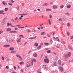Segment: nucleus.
<instances>
[{
  "mask_svg": "<svg viewBox=\"0 0 73 73\" xmlns=\"http://www.w3.org/2000/svg\"><path fill=\"white\" fill-rule=\"evenodd\" d=\"M7 26H8V27H9V26H10V24H9V23H7Z\"/></svg>",
  "mask_w": 73,
  "mask_h": 73,
  "instance_id": "obj_44",
  "label": "nucleus"
},
{
  "mask_svg": "<svg viewBox=\"0 0 73 73\" xmlns=\"http://www.w3.org/2000/svg\"><path fill=\"white\" fill-rule=\"evenodd\" d=\"M47 35L48 36V37H50V35H49V34H47Z\"/></svg>",
  "mask_w": 73,
  "mask_h": 73,
  "instance_id": "obj_46",
  "label": "nucleus"
},
{
  "mask_svg": "<svg viewBox=\"0 0 73 73\" xmlns=\"http://www.w3.org/2000/svg\"><path fill=\"white\" fill-rule=\"evenodd\" d=\"M36 62V59H33V62Z\"/></svg>",
  "mask_w": 73,
  "mask_h": 73,
  "instance_id": "obj_31",
  "label": "nucleus"
},
{
  "mask_svg": "<svg viewBox=\"0 0 73 73\" xmlns=\"http://www.w3.org/2000/svg\"><path fill=\"white\" fill-rule=\"evenodd\" d=\"M53 9H56V8H57L58 7H57V6L56 5H55L53 6Z\"/></svg>",
  "mask_w": 73,
  "mask_h": 73,
  "instance_id": "obj_12",
  "label": "nucleus"
},
{
  "mask_svg": "<svg viewBox=\"0 0 73 73\" xmlns=\"http://www.w3.org/2000/svg\"><path fill=\"white\" fill-rule=\"evenodd\" d=\"M2 60L4 61V58L2 56Z\"/></svg>",
  "mask_w": 73,
  "mask_h": 73,
  "instance_id": "obj_50",
  "label": "nucleus"
},
{
  "mask_svg": "<svg viewBox=\"0 0 73 73\" xmlns=\"http://www.w3.org/2000/svg\"><path fill=\"white\" fill-rule=\"evenodd\" d=\"M41 48V45H40L37 48V49H40Z\"/></svg>",
  "mask_w": 73,
  "mask_h": 73,
  "instance_id": "obj_19",
  "label": "nucleus"
},
{
  "mask_svg": "<svg viewBox=\"0 0 73 73\" xmlns=\"http://www.w3.org/2000/svg\"><path fill=\"white\" fill-rule=\"evenodd\" d=\"M70 25V23H68V26L69 27Z\"/></svg>",
  "mask_w": 73,
  "mask_h": 73,
  "instance_id": "obj_45",
  "label": "nucleus"
},
{
  "mask_svg": "<svg viewBox=\"0 0 73 73\" xmlns=\"http://www.w3.org/2000/svg\"><path fill=\"white\" fill-rule=\"evenodd\" d=\"M21 72H24V71L23 70H21Z\"/></svg>",
  "mask_w": 73,
  "mask_h": 73,
  "instance_id": "obj_61",
  "label": "nucleus"
},
{
  "mask_svg": "<svg viewBox=\"0 0 73 73\" xmlns=\"http://www.w3.org/2000/svg\"><path fill=\"white\" fill-rule=\"evenodd\" d=\"M27 32L28 33H30V32H31V31L29 29H28L27 31Z\"/></svg>",
  "mask_w": 73,
  "mask_h": 73,
  "instance_id": "obj_28",
  "label": "nucleus"
},
{
  "mask_svg": "<svg viewBox=\"0 0 73 73\" xmlns=\"http://www.w3.org/2000/svg\"><path fill=\"white\" fill-rule=\"evenodd\" d=\"M48 3H45L44 4V6H47V5H48Z\"/></svg>",
  "mask_w": 73,
  "mask_h": 73,
  "instance_id": "obj_33",
  "label": "nucleus"
},
{
  "mask_svg": "<svg viewBox=\"0 0 73 73\" xmlns=\"http://www.w3.org/2000/svg\"><path fill=\"white\" fill-rule=\"evenodd\" d=\"M40 29H43V27H40Z\"/></svg>",
  "mask_w": 73,
  "mask_h": 73,
  "instance_id": "obj_59",
  "label": "nucleus"
},
{
  "mask_svg": "<svg viewBox=\"0 0 73 73\" xmlns=\"http://www.w3.org/2000/svg\"><path fill=\"white\" fill-rule=\"evenodd\" d=\"M59 69L60 70L61 72H63V70H64V68L63 67L61 66H59Z\"/></svg>",
  "mask_w": 73,
  "mask_h": 73,
  "instance_id": "obj_7",
  "label": "nucleus"
},
{
  "mask_svg": "<svg viewBox=\"0 0 73 73\" xmlns=\"http://www.w3.org/2000/svg\"><path fill=\"white\" fill-rule=\"evenodd\" d=\"M11 53H16V51H12L11 52Z\"/></svg>",
  "mask_w": 73,
  "mask_h": 73,
  "instance_id": "obj_21",
  "label": "nucleus"
},
{
  "mask_svg": "<svg viewBox=\"0 0 73 73\" xmlns=\"http://www.w3.org/2000/svg\"><path fill=\"white\" fill-rule=\"evenodd\" d=\"M58 63H59V65L60 66H61V60H58Z\"/></svg>",
  "mask_w": 73,
  "mask_h": 73,
  "instance_id": "obj_16",
  "label": "nucleus"
},
{
  "mask_svg": "<svg viewBox=\"0 0 73 73\" xmlns=\"http://www.w3.org/2000/svg\"><path fill=\"white\" fill-rule=\"evenodd\" d=\"M6 18H4L3 21H2V23H4L5 22V21H6Z\"/></svg>",
  "mask_w": 73,
  "mask_h": 73,
  "instance_id": "obj_15",
  "label": "nucleus"
},
{
  "mask_svg": "<svg viewBox=\"0 0 73 73\" xmlns=\"http://www.w3.org/2000/svg\"><path fill=\"white\" fill-rule=\"evenodd\" d=\"M15 29L16 31V30H18V28H15Z\"/></svg>",
  "mask_w": 73,
  "mask_h": 73,
  "instance_id": "obj_54",
  "label": "nucleus"
},
{
  "mask_svg": "<svg viewBox=\"0 0 73 73\" xmlns=\"http://www.w3.org/2000/svg\"><path fill=\"white\" fill-rule=\"evenodd\" d=\"M11 21H14V19H11Z\"/></svg>",
  "mask_w": 73,
  "mask_h": 73,
  "instance_id": "obj_58",
  "label": "nucleus"
},
{
  "mask_svg": "<svg viewBox=\"0 0 73 73\" xmlns=\"http://www.w3.org/2000/svg\"><path fill=\"white\" fill-rule=\"evenodd\" d=\"M14 69L15 70H16V67L15 66H14Z\"/></svg>",
  "mask_w": 73,
  "mask_h": 73,
  "instance_id": "obj_51",
  "label": "nucleus"
},
{
  "mask_svg": "<svg viewBox=\"0 0 73 73\" xmlns=\"http://www.w3.org/2000/svg\"><path fill=\"white\" fill-rule=\"evenodd\" d=\"M7 60H8V61H9V59L8 58H7Z\"/></svg>",
  "mask_w": 73,
  "mask_h": 73,
  "instance_id": "obj_62",
  "label": "nucleus"
},
{
  "mask_svg": "<svg viewBox=\"0 0 73 73\" xmlns=\"http://www.w3.org/2000/svg\"><path fill=\"white\" fill-rule=\"evenodd\" d=\"M18 19V18L17 17H16L15 18V20H17Z\"/></svg>",
  "mask_w": 73,
  "mask_h": 73,
  "instance_id": "obj_48",
  "label": "nucleus"
},
{
  "mask_svg": "<svg viewBox=\"0 0 73 73\" xmlns=\"http://www.w3.org/2000/svg\"><path fill=\"white\" fill-rule=\"evenodd\" d=\"M67 55L68 57H70V56H71V53H70V52H68Z\"/></svg>",
  "mask_w": 73,
  "mask_h": 73,
  "instance_id": "obj_20",
  "label": "nucleus"
},
{
  "mask_svg": "<svg viewBox=\"0 0 73 73\" xmlns=\"http://www.w3.org/2000/svg\"><path fill=\"white\" fill-rule=\"evenodd\" d=\"M42 68L43 69H45L47 68V66L45 64H44L42 66Z\"/></svg>",
  "mask_w": 73,
  "mask_h": 73,
  "instance_id": "obj_8",
  "label": "nucleus"
},
{
  "mask_svg": "<svg viewBox=\"0 0 73 73\" xmlns=\"http://www.w3.org/2000/svg\"><path fill=\"white\" fill-rule=\"evenodd\" d=\"M52 52V51H51L50 50H49L47 51V52L48 53H50V52Z\"/></svg>",
  "mask_w": 73,
  "mask_h": 73,
  "instance_id": "obj_26",
  "label": "nucleus"
},
{
  "mask_svg": "<svg viewBox=\"0 0 73 73\" xmlns=\"http://www.w3.org/2000/svg\"><path fill=\"white\" fill-rule=\"evenodd\" d=\"M37 37V36H35V37H33L32 38H29V39H31V40H33V39H35V38H36Z\"/></svg>",
  "mask_w": 73,
  "mask_h": 73,
  "instance_id": "obj_10",
  "label": "nucleus"
},
{
  "mask_svg": "<svg viewBox=\"0 0 73 73\" xmlns=\"http://www.w3.org/2000/svg\"><path fill=\"white\" fill-rule=\"evenodd\" d=\"M46 11H51V10L50 9H46Z\"/></svg>",
  "mask_w": 73,
  "mask_h": 73,
  "instance_id": "obj_52",
  "label": "nucleus"
},
{
  "mask_svg": "<svg viewBox=\"0 0 73 73\" xmlns=\"http://www.w3.org/2000/svg\"><path fill=\"white\" fill-rule=\"evenodd\" d=\"M68 47L69 49H71V50H72V48L70 46V45H69L68 46Z\"/></svg>",
  "mask_w": 73,
  "mask_h": 73,
  "instance_id": "obj_23",
  "label": "nucleus"
},
{
  "mask_svg": "<svg viewBox=\"0 0 73 73\" xmlns=\"http://www.w3.org/2000/svg\"><path fill=\"white\" fill-rule=\"evenodd\" d=\"M24 62H21L20 63V65H21V64H24Z\"/></svg>",
  "mask_w": 73,
  "mask_h": 73,
  "instance_id": "obj_30",
  "label": "nucleus"
},
{
  "mask_svg": "<svg viewBox=\"0 0 73 73\" xmlns=\"http://www.w3.org/2000/svg\"><path fill=\"white\" fill-rule=\"evenodd\" d=\"M19 36L21 37L22 38H24V36L23 35H20Z\"/></svg>",
  "mask_w": 73,
  "mask_h": 73,
  "instance_id": "obj_35",
  "label": "nucleus"
},
{
  "mask_svg": "<svg viewBox=\"0 0 73 73\" xmlns=\"http://www.w3.org/2000/svg\"><path fill=\"white\" fill-rule=\"evenodd\" d=\"M68 58V56L67 54H66L64 56V58H65V59H66V58Z\"/></svg>",
  "mask_w": 73,
  "mask_h": 73,
  "instance_id": "obj_4",
  "label": "nucleus"
},
{
  "mask_svg": "<svg viewBox=\"0 0 73 73\" xmlns=\"http://www.w3.org/2000/svg\"><path fill=\"white\" fill-rule=\"evenodd\" d=\"M19 58H20V60H21V61L23 60V58H21V56L19 57Z\"/></svg>",
  "mask_w": 73,
  "mask_h": 73,
  "instance_id": "obj_34",
  "label": "nucleus"
},
{
  "mask_svg": "<svg viewBox=\"0 0 73 73\" xmlns=\"http://www.w3.org/2000/svg\"><path fill=\"white\" fill-rule=\"evenodd\" d=\"M50 19L52 18V15H50Z\"/></svg>",
  "mask_w": 73,
  "mask_h": 73,
  "instance_id": "obj_56",
  "label": "nucleus"
},
{
  "mask_svg": "<svg viewBox=\"0 0 73 73\" xmlns=\"http://www.w3.org/2000/svg\"><path fill=\"white\" fill-rule=\"evenodd\" d=\"M53 38L54 39H55V40H57V39H58V37H57L56 38L54 37Z\"/></svg>",
  "mask_w": 73,
  "mask_h": 73,
  "instance_id": "obj_41",
  "label": "nucleus"
},
{
  "mask_svg": "<svg viewBox=\"0 0 73 73\" xmlns=\"http://www.w3.org/2000/svg\"><path fill=\"white\" fill-rule=\"evenodd\" d=\"M67 7L68 8H70L71 7V5H67Z\"/></svg>",
  "mask_w": 73,
  "mask_h": 73,
  "instance_id": "obj_18",
  "label": "nucleus"
},
{
  "mask_svg": "<svg viewBox=\"0 0 73 73\" xmlns=\"http://www.w3.org/2000/svg\"><path fill=\"white\" fill-rule=\"evenodd\" d=\"M67 36H69L70 35V33L69 32H68L67 33Z\"/></svg>",
  "mask_w": 73,
  "mask_h": 73,
  "instance_id": "obj_27",
  "label": "nucleus"
},
{
  "mask_svg": "<svg viewBox=\"0 0 73 73\" xmlns=\"http://www.w3.org/2000/svg\"><path fill=\"white\" fill-rule=\"evenodd\" d=\"M2 4L4 5H7L8 3L5 1H3L2 2Z\"/></svg>",
  "mask_w": 73,
  "mask_h": 73,
  "instance_id": "obj_3",
  "label": "nucleus"
},
{
  "mask_svg": "<svg viewBox=\"0 0 73 73\" xmlns=\"http://www.w3.org/2000/svg\"><path fill=\"white\" fill-rule=\"evenodd\" d=\"M22 17H23V15L21 16V17H19V19L20 20H21V19H22Z\"/></svg>",
  "mask_w": 73,
  "mask_h": 73,
  "instance_id": "obj_32",
  "label": "nucleus"
},
{
  "mask_svg": "<svg viewBox=\"0 0 73 73\" xmlns=\"http://www.w3.org/2000/svg\"><path fill=\"white\" fill-rule=\"evenodd\" d=\"M10 1H11V3H14L15 2V1H13V0H10Z\"/></svg>",
  "mask_w": 73,
  "mask_h": 73,
  "instance_id": "obj_47",
  "label": "nucleus"
},
{
  "mask_svg": "<svg viewBox=\"0 0 73 73\" xmlns=\"http://www.w3.org/2000/svg\"><path fill=\"white\" fill-rule=\"evenodd\" d=\"M5 11H8V8H6L5 9Z\"/></svg>",
  "mask_w": 73,
  "mask_h": 73,
  "instance_id": "obj_38",
  "label": "nucleus"
},
{
  "mask_svg": "<svg viewBox=\"0 0 73 73\" xmlns=\"http://www.w3.org/2000/svg\"><path fill=\"white\" fill-rule=\"evenodd\" d=\"M19 7L18 6L17 7V9H18V10H19Z\"/></svg>",
  "mask_w": 73,
  "mask_h": 73,
  "instance_id": "obj_60",
  "label": "nucleus"
},
{
  "mask_svg": "<svg viewBox=\"0 0 73 73\" xmlns=\"http://www.w3.org/2000/svg\"><path fill=\"white\" fill-rule=\"evenodd\" d=\"M11 31V28H8L6 30L7 32H8L9 31Z\"/></svg>",
  "mask_w": 73,
  "mask_h": 73,
  "instance_id": "obj_17",
  "label": "nucleus"
},
{
  "mask_svg": "<svg viewBox=\"0 0 73 73\" xmlns=\"http://www.w3.org/2000/svg\"><path fill=\"white\" fill-rule=\"evenodd\" d=\"M33 56L35 57H37V54L36 53H35L33 54Z\"/></svg>",
  "mask_w": 73,
  "mask_h": 73,
  "instance_id": "obj_13",
  "label": "nucleus"
},
{
  "mask_svg": "<svg viewBox=\"0 0 73 73\" xmlns=\"http://www.w3.org/2000/svg\"><path fill=\"white\" fill-rule=\"evenodd\" d=\"M6 69H8V68H9V66H6Z\"/></svg>",
  "mask_w": 73,
  "mask_h": 73,
  "instance_id": "obj_57",
  "label": "nucleus"
},
{
  "mask_svg": "<svg viewBox=\"0 0 73 73\" xmlns=\"http://www.w3.org/2000/svg\"><path fill=\"white\" fill-rule=\"evenodd\" d=\"M10 25H11V27H15V26H12V24H11V23L10 24Z\"/></svg>",
  "mask_w": 73,
  "mask_h": 73,
  "instance_id": "obj_42",
  "label": "nucleus"
},
{
  "mask_svg": "<svg viewBox=\"0 0 73 73\" xmlns=\"http://www.w3.org/2000/svg\"><path fill=\"white\" fill-rule=\"evenodd\" d=\"M2 33H3V31L2 30H0V35H1Z\"/></svg>",
  "mask_w": 73,
  "mask_h": 73,
  "instance_id": "obj_24",
  "label": "nucleus"
},
{
  "mask_svg": "<svg viewBox=\"0 0 73 73\" xmlns=\"http://www.w3.org/2000/svg\"><path fill=\"white\" fill-rule=\"evenodd\" d=\"M61 43L62 44H66V42L64 41H62Z\"/></svg>",
  "mask_w": 73,
  "mask_h": 73,
  "instance_id": "obj_29",
  "label": "nucleus"
},
{
  "mask_svg": "<svg viewBox=\"0 0 73 73\" xmlns=\"http://www.w3.org/2000/svg\"><path fill=\"white\" fill-rule=\"evenodd\" d=\"M16 56H17V57H18L19 58L20 56V55L17 54Z\"/></svg>",
  "mask_w": 73,
  "mask_h": 73,
  "instance_id": "obj_37",
  "label": "nucleus"
},
{
  "mask_svg": "<svg viewBox=\"0 0 73 73\" xmlns=\"http://www.w3.org/2000/svg\"><path fill=\"white\" fill-rule=\"evenodd\" d=\"M17 33V31H11L9 32L10 33Z\"/></svg>",
  "mask_w": 73,
  "mask_h": 73,
  "instance_id": "obj_6",
  "label": "nucleus"
},
{
  "mask_svg": "<svg viewBox=\"0 0 73 73\" xmlns=\"http://www.w3.org/2000/svg\"><path fill=\"white\" fill-rule=\"evenodd\" d=\"M60 7L61 9H62L64 7V5H62L60 6Z\"/></svg>",
  "mask_w": 73,
  "mask_h": 73,
  "instance_id": "obj_25",
  "label": "nucleus"
},
{
  "mask_svg": "<svg viewBox=\"0 0 73 73\" xmlns=\"http://www.w3.org/2000/svg\"><path fill=\"white\" fill-rule=\"evenodd\" d=\"M21 38H20L18 39V40L17 41V42H21Z\"/></svg>",
  "mask_w": 73,
  "mask_h": 73,
  "instance_id": "obj_9",
  "label": "nucleus"
},
{
  "mask_svg": "<svg viewBox=\"0 0 73 73\" xmlns=\"http://www.w3.org/2000/svg\"><path fill=\"white\" fill-rule=\"evenodd\" d=\"M33 65V60H32V62L31 61L28 62L26 66L27 67H30V66H31Z\"/></svg>",
  "mask_w": 73,
  "mask_h": 73,
  "instance_id": "obj_1",
  "label": "nucleus"
},
{
  "mask_svg": "<svg viewBox=\"0 0 73 73\" xmlns=\"http://www.w3.org/2000/svg\"><path fill=\"white\" fill-rule=\"evenodd\" d=\"M53 35H54L55 34V32H53Z\"/></svg>",
  "mask_w": 73,
  "mask_h": 73,
  "instance_id": "obj_63",
  "label": "nucleus"
},
{
  "mask_svg": "<svg viewBox=\"0 0 73 73\" xmlns=\"http://www.w3.org/2000/svg\"><path fill=\"white\" fill-rule=\"evenodd\" d=\"M4 13V11H0V14H2V15H5V13Z\"/></svg>",
  "mask_w": 73,
  "mask_h": 73,
  "instance_id": "obj_11",
  "label": "nucleus"
},
{
  "mask_svg": "<svg viewBox=\"0 0 73 73\" xmlns=\"http://www.w3.org/2000/svg\"><path fill=\"white\" fill-rule=\"evenodd\" d=\"M8 4L9 5H11V6L12 5V4H11V3H9Z\"/></svg>",
  "mask_w": 73,
  "mask_h": 73,
  "instance_id": "obj_55",
  "label": "nucleus"
},
{
  "mask_svg": "<svg viewBox=\"0 0 73 73\" xmlns=\"http://www.w3.org/2000/svg\"><path fill=\"white\" fill-rule=\"evenodd\" d=\"M12 73H16V72H13Z\"/></svg>",
  "mask_w": 73,
  "mask_h": 73,
  "instance_id": "obj_64",
  "label": "nucleus"
},
{
  "mask_svg": "<svg viewBox=\"0 0 73 73\" xmlns=\"http://www.w3.org/2000/svg\"><path fill=\"white\" fill-rule=\"evenodd\" d=\"M44 33H45V32H42L41 33V35H44Z\"/></svg>",
  "mask_w": 73,
  "mask_h": 73,
  "instance_id": "obj_39",
  "label": "nucleus"
},
{
  "mask_svg": "<svg viewBox=\"0 0 73 73\" xmlns=\"http://www.w3.org/2000/svg\"><path fill=\"white\" fill-rule=\"evenodd\" d=\"M38 45V44L37 43H35L34 44L35 46H37Z\"/></svg>",
  "mask_w": 73,
  "mask_h": 73,
  "instance_id": "obj_22",
  "label": "nucleus"
},
{
  "mask_svg": "<svg viewBox=\"0 0 73 73\" xmlns=\"http://www.w3.org/2000/svg\"><path fill=\"white\" fill-rule=\"evenodd\" d=\"M59 20L60 21H62V19H61V18H60V19H59Z\"/></svg>",
  "mask_w": 73,
  "mask_h": 73,
  "instance_id": "obj_49",
  "label": "nucleus"
},
{
  "mask_svg": "<svg viewBox=\"0 0 73 73\" xmlns=\"http://www.w3.org/2000/svg\"><path fill=\"white\" fill-rule=\"evenodd\" d=\"M54 66H57V64H56V62H55L54 64Z\"/></svg>",
  "mask_w": 73,
  "mask_h": 73,
  "instance_id": "obj_40",
  "label": "nucleus"
},
{
  "mask_svg": "<svg viewBox=\"0 0 73 73\" xmlns=\"http://www.w3.org/2000/svg\"><path fill=\"white\" fill-rule=\"evenodd\" d=\"M44 61L46 63H49V59L48 58L44 59Z\"/></svg>",
  "mask_w": 73,
  "mask_h": 73,
  "instance_id": "obj_2",
  "label": "nucleus"
},
{
  "mask_svg": "<svg viewBox=\"0 0 73 73\" xmlns=\"http://www.w3.org/2000/svg\"><path fill=\"white\" fill-rule=\"evenodd\" d=\"M44 44L45 45H49V43H44Z\"/></svg>",
  "mask_w": 73,
  "mask_h": 73,
  "instance_id": "obj_36",
  "label": "nucleus"
},
{
  "mask_svg": "<svg viewBox=\"0 0 73 73\" xmlns=\"http://www.w3.org/2000/svg\"><path fill=\"white\" fill-rule=\"evenodd\" d=\"M73 39V36H71L70 37V39Z\"/></svg>",
  "mask_w": 73,
  "mask_h": 73,
  "instance_id": "obj_53",
  "label": "nucleus"
},
{
  "mask_svg": "<svg viewBox=\"0 0 73 73\" xmlns=\"http://www.w3.org/2000/svg\"><path fill=\"white\" fill-rule=\"evenodd\" d=\"M9 46H10V45L9 44H6L3 46V47L4 48H8V47H9Z\"/></svg>",
  "mask_w": 73,
  "mask_h": 73,
  "instance_id": "obj_5",
  "label": "nucleus"
},
{
  "mask_svg": "<svg viewBox=\"0 0 73 73\" xmlns=\"http://www.w3.org/2000/svg\"><path fill=\"white\" fill-rule=\"evenodd\" d=\"M9 50H11L12 51L14 50V48L12 47H11L10 48Z\"/></svg>",
  "mask_w": 73,
  "mask_h": 73,
  "instance_id": "obj_14",
  "label": "nucleus"
},
{
  "mask_svg": "<svg viewBox=\"0 0 73 73\" xmlns=\"http://www.w3.org/2000/svg\"><path fill=\"white\" fill-rule=\"evenodd\" d=\"M11 42H13V41H15V40H14V39H12L11 40Z\"/></svg>",
  "mask_w": 73,
  "mask_h": 73,
  "instance_id": "obj_43",
  "label": "nucleus"
}]
</instances>
